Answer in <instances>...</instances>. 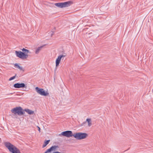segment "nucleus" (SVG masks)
Masks as SVG:
<instances>
[{"label": "nucleus", "instance_id": "7ed1b4c3", "mask_svg": "<svg viewBox=\"0 0 153 153\" xmlns=\"http://www.w3.org/2000/svg\"><path fill=\"white\" fill-rule=\"evenodd\" d=\"M88 136L86 133L78 132L74 133V137L77 140H80L85 138Z\"/></svg>", "mask_w": 153, "mask_h": 153}, {"label": "nucleus", "instance_id": "412c9836", "mask_svg": "<svg viewBox=\"0 0 153 153\" xmlns=\"http://www.w3.org/2000/svg\"><path fill=\"white\" fill-rule=\"evenodd\" d=\"M38 130L39 131V132H40V128L39 127H38Z\"/></svg>", "mask_w": 153, "mask_h": 153}, {"label": "nucleus", "instance_id": "423d86ee", "mask_svg": "<svg viewBox=\"0 0 153 153\" xmlns=\"http://www.w3.org/2000/svg\"><path fill=\"white\" fill-rule=\"evenodd\" d=\"M35 90L38 94L41 95L47 96L49 94V93L47 92H45L43 89L40 88L38 87H36L35 88Z\"/></svg>", "mask_w": 153, "mask_h": 153}, {"label": "nucleus", "instance_id": "9b49d317", "mask_svg": "<svg viewBox=\"0 0 153 153\" xmlns=\"http://www.w3.org/2000/svg\"><path fill=\"white\" fill-rule=\"evenodd\" d=\"M58 148V146H51L50 148L49 149L51 151H55L56 150L57 148Z\"/></svg>", "mask_w": 153, "mask_h": 153}, {"label": "nucleus", "instance_id": "dca6fc26", "mask_svg": "<svg viewBox=\"0 0 153 153\" xmlns=\"http://www.w3.org/2000/svg\"><path fill=\"white\" fill-rule=\"evenodd\" d=\"M91 34H92L91 33H85V35L86 36H88L90 37L91 36Z\"/></svg>", "mask_w": 153, "mask_h": 153}, {"label": "nucleus", "instance_id": "ddd939ff", "mask_svg": "<svg viewBox=\"0 0 153 153\" xmlns=\"http://www.w3.org/2000/svg\"><path fill=\"white\" fill-rule=\"evenodd\" d=\"M50 142V140H46V141L45 142L44 144L42 146V148L45 147L47 146V145Z\"/></svg>", "mask_w": 153, "mask_h": 153}, {"label": "nucleus", "instance_id": "39448f33", "mask_svg": "<svg viewBox=\"0 0 153 153\" xmlns=\"http://www.w3.org/2000/svg\"><path fill=\"white\" fill-rule=\"evenodd\" d=\"M15 54L16 56L22 59H26L28 57V55L21 51H15Z\"/></svg>", "mask_w": 153, "mask_h": 153}, {"label": "nucleus", "instance_id": "aec40b11", "mask_svg": "<svg viewBox=\"0 0 153 153\" xmlns=\"http://www.w3.org/2000/svg\"><path fill=\"white\" fill-rule=\"evenodd\" d=\"M53 153H64V152H61L58 151H55L53 152Z\"/></svg>", "mask_w": 153, "mask_h": 153}, {"label": "nucleus", "instance_id": "6e6552de", "mask_svg": "<svg viewBox=\"0 0 153 153\" xmlns=\"http://www.w3.org/2000/svg\"><path fill=\"white\" fill-rule=\"evenodd\" d=\"M13 86L14 88H26L27 87V86H25V85L24 83H16V84H15Z\"/></svg>", "mask_w": 153, "mask_h": 153}, {"label": "nucleus", "instance_id": "a211bd4d", "mask_svg": "<svg viewBox=\"0 0 153 153\" xmlns=\"http://www.w3.org/2000/svg\"><path fill=\"white\" fill-rule=\"evenodd\" d=\"M51 151L50 150V149H48L47 151L45 152L44 153H50V152H51Z\"/></svg>", "mask_w": 153, "mask_h": 153}, {"label": "nucleus", "instance_id": "9d476101", "mask_svg": "<svg viewBox=\"0 0 153 153\" xmlns=\"http://www.w3.org/2000/svg\"><path fill=\"white\" fill-rule=\"evenodd\" d=\"M61 59V58L59 56L56 59V67H58L59 65V64L60 62Z\"/></svg>", "mask_w": 153, "mask_h": 153}, {"label": "nucleus", "instance_id": "2eb2a0df", "mask_svg": "<svg viewBox=\"0 0 153 153\" xmlns=\"http://www.w3.org/2000/svg\"><path fill=\"white\" fill-rule=\"evenodd\" d=\"M14 66L15 67H16L21 70H23L22 67L20 66L17 63H16L14 65Z\"/></svg>", "mask_w": 153, "mask_h": 153}, {"label": "nucleus", "instance_id": "f3484780", "mask_svg": "<svg viewBox=\"0 0 153 153\" xmlns=\"http://www.w3.org/2000/svg\"><path fill=\"white\" fill-rule=\"evenodd\" d=\"M16 74L15 76H13V77H10L9 79V81H11V80H12L14 79L15 78V77H16Z\"/></svg>", "mask_w": 153, "mask_h": 153}, {"label": "nucleus", "instance_id": "f8f14e48", "mask_svg": "<svg viewBox=\"0 0 153 153\" xmlns=\"http://www.w3.org/2000/svg\"><path fill=\"white\" fill-rule=\"evenodd\" d=\"M43 47V46H40V47H38L37 48L35 51V53L36 54H38L40 51L41 50L42 48Z\"/></svg>", "mask_w": 153, "mask_h": 153}, {"label": "nucleus", "instance_id": "0eeeda50", "mask_svg": "<svg viewBox=\"0 0 153 153\" xmlns=\"http://www.w3.org/2000/svg\"><path fill=\"white\" fill-rule=\"evenodd\" d=\"M61 134L64 136L68 137L73 136L74 134H73L72 131H67L62 132Z\"/></svg>", "mask_w": 153, "mask_h": 153}, {"label": "nucleus", "instance_id": "4468645a", "mask_svg": "<svg viewBox=\"0 0 153 153\" xmlns=\"http://www.w3.org/2000/svg\"><path fill=\"white\" fill-rule=\"evenodd\" d=\"M22 51L24 52V53H27H27H30V51L29 50L26 49L24 48H23L22 49Z\"/></svg>", "mask_w": 153, "mask_h": 153}, {"label": "nucleus", "instance_id": "f257e3e1", "mask_svg": "<svg viewBox=\"0 0 153 153\" xmlns=\"http://www.w3.org/2000/svg\"><path fill=\"white\" fill-rule=\"evenodd\" d=\"M26 111L30 115L34 113V111L28 109H25L23 110L21 107H17L11 110V112L14 115L17 114L19 116L23 115Z\"/></svg>", "mask_w": 153, "mask_h": 153}, {"label": "nucleus", "instance_id": "1a4fd4ad", "mask_svg": "<svg viewBox=\"0 0 153 153\" xmlns=\"http://www.w3.org/2000/svg\"><path fill=\"white\" fill-rule=\"evenodd\" d=\"M87 122L88 123V126L90 127L92 125V122L91 121V119L88 118L86 120V121L85 122H83L82 124V126L83 125L86 123Z\"/></svg>", "mask_w": 153, "mask_h": 153}, {"label": "nucleus", "instance_id": "6ab92c4d", "mask_svg": "<svg viewBox=\"0 0 153 153\" xmlns=\"http://www.w3.org/2000/svg\"><path fill=\"white\" fill-rule=\"evenodd\" d=\"M66 55H59V56L62 59V58L65 57L66 56Z\"/></svg>", "mask_w": 153, "mask_h": 153}, {"label": "nucleus", "instance_id": "f03ea898", "mask_svg": "<svg viewBox=\"0 0 153 153\" xmlns=\"http://www.w3.org/2000/svg\"><path fill=\"white\" fill-rule=\"evenodd\" d=\"M4 144L6 147L12 153H21L18 149L10 143L6 142L4 143Z\"/></svg>", "mask_w": 153, "mask_h": 153}, {"label": "nucleus", "instance_id": "20e7f679", "mask_svg": "<svg viewBox=\"0 0 153 153\" xmlns=\"http://www.w3.org/2000/svg\"><path fill=\"white\" fill-rule=\"evenodd\" d=\"M73 3L71 1L57 3L55 4V5L59 8H62L70 6Z\"/></svg>", "mask_w": 153, "mask_h": 153}]
</instances>
